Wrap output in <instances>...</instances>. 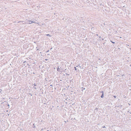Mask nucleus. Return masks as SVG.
Segmentation results:
<instances>
[{"instance_id":"nucleus-8","label":"nucleus","mask_w":131,"mask_h":131,"mask_svg":"<svg viewBox=\"0 0 131 131\" xmlns=\"http://www.w3.org/2000/svg\"><path fill=\"white\" fill-rule=\"evenodd\" d=\"M57 70H58H58H58V69H57Z\"/></svg>"},{"instance_id":"nucleus-7","label":"nucleus","mask_w":131,"mask_h":131,"mask_svg":"<svg viewBox=\"0 0 131 131\" xmlns=\"http://www.w3.org/2000/svg\"><path fill=\"white\" fill-rule=\"evenodd\" d=\"M34 85L35 86H36L35 84H34Z\"/></svg>"},{"instance_id":"nucleus-10","label":"nucleus","mask_w":131,"mask_h":131,"mask_svg":"<svg viewBox=\"0 0 131 131\" xmlns=\"http://www.w3.org/2000/svg\"><path fill=\"white\" fill-rule=\"evenodd\" d=\"M35 88L36 89V88Z\"/></svg>"},{"instance_id":"nucleus-4","label":"nucleus","mask_w":131,"mask_h":131,"mask_svg":"<svg viewBox=\"0 0 131 131\" xmlns=\"http://www.w3.org/2000/svg\"><path fill=\"white\" fill-rule=\"evenodd\" d=\"M113 97H114V98H116V96H114Z\"/></svg>"},{"instance_id":"nucleus-5","label":"nucleus","mask_w":131,"mask_h":131,"mask_svg":"<svg viewBox=\"0 0 131 131\" xmlns=\"http://www.w3.org/2000/svg\"><path fill=\"white\" fill-rule=\"evenodd\" d=\"M8 107H9L10 106V105H9V104H8Z\"/></svg>"},{"instance_id":"nucleus-3","label":"nucleus","mask_w":131,"mask_h":131,"mask_svg":"<svg viewBox=\"0 0 131 131\" xmlns=\"http://www.w3.org/2000/svg\"><path fill=\"white\" fill-rule=\"evenodd\" d=\"M74 68H75V70H77V69H76V68L75 67Z\"/></svg>"},{"instance_id":"nucleus-11","label":"nucleus","mask_w":131,"mask_h":131,"mask_svg":"<svg viewBox=\"0 0 131 131\" xmlns=\"http://www.w3.org/2000/svg\"><path fill=\"white\" fill-rule=\"evenodd\" d=\"M1 92V91H0V93Z\"/></svg>"},{"instance_id":"nucleus-9","label":"nucleus","mask_w":131,"mask_h":131,"mask_svg":"<svg viewBox=\"0 0 131 131\" xmlns=\"http://www.w3.org/2000/svg\"><path fill=\"white\" fill-rule=\"evenodd\" d=\"M45 60H48V59H45Z\"/></svg>"},{"instance_id":"nucleus-1","label":"nucleus","mask_w":131,"mask_h":131,"mask_svg":"<svg viewBox=\"0 0 131 131\" xmlns=\"http://www.w3.org/2000/svg\"><path fill=\"white\" fill-rule=\"evenodd\" d=\"M104 97V95H103V94H102V95L101 96V98H103Z\"/></svg>"},{"instance_id":"nucleus-2","label":"nucleus","mask_w":131,"mask_h":131,"mask_svg":"<svg viewBox=\"0 0 131 131\" xmlns=\"http://www.w3.org/2000/svg\"><path fill=\"white\" fill-rule=\"evenodd\" d=\"M111 41V42H112L113 43H115V42H112V41Z\"/></svg>"},{"instance_id":"nucleus-6","label":"nucleus","mask_w":131,"mask_h":131,"mask_svg":"<svg viewBox=\"0 0 131 131\" xmlns=\"http://www.w3.org/2000/svg\"><path fill=\"white\" fill-rule=\"evenodd\" d=\"M47 36H50L49 35V34H47Z\"/></svg>"}]
</instances>
